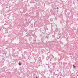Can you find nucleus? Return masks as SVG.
I'll return each instance as SVG.
<instances>
[{
	"label": "nucleus",
	"mask_w": 78,
	"mask_h": 78,
	"mask_svg": "<svg viewBox=\"0 0 78 78\" xmlns=\"http://www.w3.org/2000/svg\"><path fill=\"white\" fill-rule=\"evenodd\" d=\"M7 18L8 19H9V16H8Z\"/></svg>",
	"instance_id": "nucleus-2"
},
{
	"label": "nucleus",
	"mask_w": 78,
	"mask_h": 78,
	"mask_svg": "<svg viewBox=\"0 0 78 78\" xmlns=\"http://www.w3.org/2000/svg\"><path fill=\"white\" fill-rule=\"evenodd\" d=\"M1 29H0V31H1Z\"/></svg>",
	"instance_id": "nucleus-6"
},
{
	"label": "nucleus",
	"mask_w": 78,
	"mask_h": 78,
	"mask_svg": "<svg viewBox=\"0 0 78 78\" xmlns=\"http://www.w3.org/2000/svg\"><path fill=\"white\" fill-rule=\"evenodd\" d=\"M18 64H19V65H20V62H19V63Z\"/></svg>",
	"instance_id": "nucleus-5"
},
{
	"label": "nucleus",
	"mask_w": 78,
	"mask_h": 78,
	"mask_svg": "<svg viewBox=\"0 0 78 78\" xmlns=\"http://www.w3.org/2000/svg\"><path fill=\"white\" fill-rule=\"evenodd\" d=\"M22 64V63H20V65H21Z\"/></svg>",
	"instance_id": "nucleus-4"
},
{
	"label": "nucleus",
	"mask_w": 78,
	"mask_h": 78,
	"mask_svg": "<svg viewBox=\"0 0 78 78\" xmlns=\"http://www.w3.org/2000/svg\"><path fill=\"white\" fill-rule=\"evenodd\" d=\"M56 9H58V7H57V8H56Z\"/></svg>",
	"instance_id": "nucleus-3"
},
{
	"label": "nucleus",
	"mask_w": 78,
	"mask_h": 78,
	"mask_svg": "<svg viewBox=\"0 0 78 78\" xmlns=\"http://www.w3.org/2000/svg\"><path fill=\"white\" fill-rule=\"evenodd\" d=\"M73 68H74V69H75V67H76V66H74V65H73Z\"/></svg>",
	"instance_id": "nucleus-1"
}]
</instances>
